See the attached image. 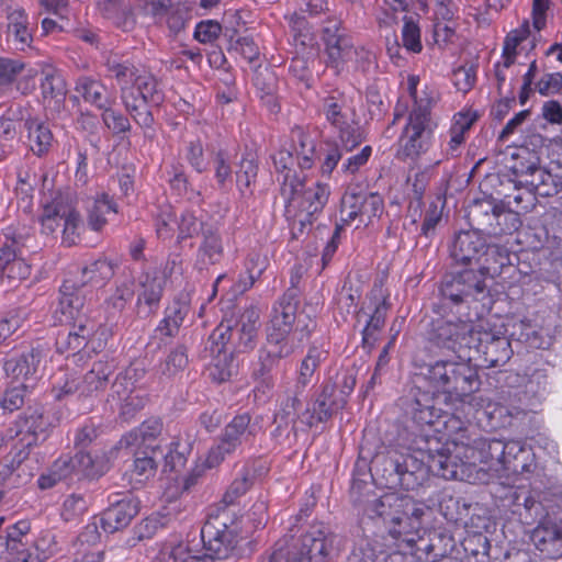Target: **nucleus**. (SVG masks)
I'll return each mask as SVG.
<instances>
[{
  "mask_svg": "<svg viewBox=\"0 0 562 562\" xmlns=\"http://www.w3.org/2000/svg\"><path fill=\"white\" fill-rule=\"evenodd\" d=\"M473 122L474 117L468 113H458L454 115V122L449 131L448 156H458L459 148L464 143V134L470 130Z\"/></svg>",
  "mask_w": 562,
  "mask_h": 562,
  "instance_id": "a18cd8bd",
  "label": "nucleus"
},
{
  "mask_svg": "<svg viewBox=\"0 0 562 562\" xmlns=\"http://www.w3.org/2000/svg\"><path fill=\"white\" fill-rule=\"evenodd\" d=\"M456 359H438L422 372L425 381L441 395H429L419 387L412 389L401 398L400 406L404 415L414 422H436L438 419H460L452 413L447 398L462 401L465 396L480 390L481 380L476 364H472V355L462 349L453 352Z\"/></svg>",
  "mask_w": 562,
  "mask_h": 562,
  "instance_id": "f257e3e1",
  "label": "nucleus"
},
{
  "mask_svg": "<svg viewBox=\"0 0 562 562\" xmlns=\"http://www.w3.org/2000/svg\"><path fill=\"white\" fill-rule=\"evenodd\" d=\"M31 274V266L22 256H15L8 250L0 251L1 288H15Z\"/></svg>",
  "mask_w": 562,
  "mask_h": 562,
  "instance_id": "cd10ccee",
  "label": "nucleus"
},
{
  "mask_svg": "<svg viewBox=\"0 0 562 562\" xmlns=\"http://www.w3.org/2000/svg\"><path fill=\"white\" fill-rule=\"evenodd\" d=\"M473 449L480 450L485 461H496L498 464L504 458L507 441L496 437H480L471 439Z\"/></svg>",
  "mask_w": 562,
  "mask_h": 562,
  "instance_id": "de8ad7c7",
  "label": "nucleus"
},
{
  "mask_svg": "<svg viewBox=\"0 0 562 562\" xmlns=\"http://www.w3.org/2000/svg\"><path fill=\"white\" fill-rule=\"evenodd\" d=\"M231 321L224 319L213 330L209 338L210 351L212 353V366L217 373L212 372L214 379L223 382L229 379L233 373V349L229 339Z\"/></svg>",
  "mask_w": 562,
  "mask_h": 562,
  "instance_id": "dca6fc26",
  "label": "nucleus"
},
{
  "mask_svg": "<svg viewBox=\"0 0 562 562\" xmlns=\"http://www.w3.org/2000/svg\"><path fill=\"white\" fill-rule=\"evenodd\" d=\"M187 314L188 307L186 305L175 303L166 310V315L158 325L157 330L167 337L176 336Z\"/></svg>",
  "mask_w": 562,
  "mask_h": 562,
  "instance_id": "8fccbe9b",
  "label": "nucleus"
},
{
  "mask_svg": "<svg viewBox=\"0 0 562 562\" xmlns=\"http://www.w3.org/2000/svg\"><path fill=\"white\" fill-rule=\"evenodd\" d=\"M140 502L132 494L114 501L100 516V526L106 533H114L126 528L138 515Z\"/></svg>",
  "mask_w": 562,
  "mask_h": 562,
  "instance_id": "aec40b11",
  "label": "nucleus"
},
{
  "mask_svg": "<svg viewBox=\"0 0 562 562\" xmlns=\"http://www.w3.org/2000/svg\"><path fill=\"white\" fill-rule=\"evenodd\" d=\"M429 472H431L430 462L426 464L414 454L404 453L398 487L405 491H414L428 481Z\"/></svg>",
  "mask_w": 562,
  "mask_h": 562,
  "instance_id": "c756f323",
  "label": "nucleus"
},
{
  "mask_svg": "<svg viewBox=\"0 0 562 562\" xmlns=\"http://www.w3.org/2000/svg\"><path fill=\"white\" fill-rule=\"evenodd\" d=\"M426 510L427 506L412 496L392 492L380 497H367L362 513L370 519H381L395 540L413 543Z\"/></svg>",
  "mask_w": 562,
  "mask_h": 562,
  "instance_id": "423d86ee",
  "label": "nucleus"
},
{
  "mask_svg": "<svg viewBox=\"0 0 562 562\" xmlns=\"http://www.w3.org/2000/svg\"><path fill=\"white\" fill-rule=\"evenodd\" d=\"M68 205L69 203L65 202L63 198H55L50 203L44 206L41 215L43 234L55 235L57 231L63 227Z\"/></svg>",
  "mask_w": 562,
  "mask_h": 562,
  "instance_id": "58836bf2",
  "label": "nucleus"
},
{
  "mask_svg": "<svg viewBox=\"0 0 562 562\" xmlns=\"http://www.w3.org/2000/svg\"><path fill=\"white\" fill-rule=\"evenodd\" d=\"M109 212L117 213L116 204L105 193L94 198L88 205V225L93 231H101L106 224L105 215Z\"/></svg>",
  "mask_w": 562,
  "mask_h": 562,
  "instance_id": "c03bdc74",
  "label": "nucleus"
},
{
  "mask_svg": "<svg viewBox=\"0 0 562 562\" xmlns=\"http://www.w3.org/2000/svg\"><path fill=\"white\" fill-rule=\"evenodd\" d=\"M280 194L285 204V215L297 211L316 216L328 201L329 188L296 172H286L281 180Z\"/></svg>",
  "mask_w": 562,
  "mask_h": 562,
  "instance_id": "9d476101",
  "label": "nucleus"
},
{
  "mask_svg": "<svg viewBox=\"0 0 562 562\" xmlns=\"http://www.w3.org/2000/svg\"><path fill=\"white\" fill-rule=\"evenodd\" d=\"M326 45L327 66L337 75L350 69L352 55H356V45L351 38L341 33L338 22H330L324 29L323 35Z\"/></svg>",
  "mask_w": 562,
  "mask_h": 562,
  "instance_id": "2eb2a0df",
  "label": "nucleus"
},
{
  "mask_svg": "<svg viewBox=\"0 0 562 562\" xmlns=\"http://www.w3.org/2000/svg\"><path fill=\"white\" fill-rule=\"evenodd\" d=\"M382 554L368 539H361L352 548L347 562H382Z\"/></svg>",
  "mask_w": 562,
  "mask_h": 562,
  "instance_id": "0e129e2a",
  "label": "nucleus"
},
{
  "mask_svg": "<svg viewBox=\"0 0 562 562\" xmlns=\"http://www.w3.org/2000/svg\"><path fill=\"white\" fill-rule=\"evenodd\" d=\"M510 336L530 348H544L542 338L530 322L520 321L515 323Z\"/></svg>",
  "mask_w": 562,
  "mask_h": 562,
  "instance_id": "052dcab7",
  "label": "nucleus"
},
{
  "mask_svg": "<svg viewBox=\"0 0 562 562\" xmlns=\"http://www.w3.org/2000/svg\"><path fill=\"white\" fill-rule=\"evenodd\" d=\"M161 438V424H142L138 428L125 435L120 443L123 446H137L136 452H147V456L164 458Z\"/></svg>",
  "mask_w": 562,
  "mask_h": 562,
  "instance_id": "4be33fe9",
  "label": "nucleus"
},
{
  "mask_svg": "<svg viewBox=\"0 0 562 562\" xmlns=\"http://www.w3.org/2000/svg\"><path fill=\"white\" fill-rule=\"evenodd\" d=\"M98 12L123 31H131L135 16L130 0H94Z\"/></svg>",
  "mask_w": 562,
  "mask_h": 562,
  "instance_id": "7c9ffc66",
  "label": "nucleus"
},
{
  "mask_svg": "<svg viewBox=\"0 0 562 562\" xmlns=\"http://www.w3.org/2000/svg\"><path fill=\"white\" fill-rule=\"evenodd\" d=\"M22 425L23 427L16 430L22 448L0 462V504L10 491L20 488L32 480L34 472L27 449L45 441L48 437V427L45 424Z\"/></svg>",
  "mask_w": 562,
  "mask_h": 562,
  "instance_id": "0eeeda50",
  "label": "nucleus"
},
{
  "mask_svg": "<svg viewBox=\"0 0 562 562\" xmlns=\"http://www.w3.org/2000/svg\"><path fill=\"white\" fill-rule=\"evenodd\" d=\"M507 215L496 205L490 201L475 202L470 206L469 217L473 224L490 234H501L503 228L497 227L501 225L499 220Z\"/></svg>",
  "mask_w": 562,
  "mask_h": 562,
  "instance_id": "473e14b6",
  "label": "nucleus"
},
{
  "mask_svg": "<svg viewBox=\"0 0 562 562\" xmlns=\"http://www.w3.org/2000/svg\"><path fill=\"white\" fill-rule=\"evenodd\" d=\"M507 475H518L530 472L532 465L529 450L518 440H508L504 458L499 463Z\"/></svg>",
  "mask_w": 562,
  "mask_h": 562,
  "instance_id": "72a5a7b5",
  "label": "nucleus"
},
{
  "mask_svg": "<svg viewBox=\"0 0 562 562\" xmlns=\"http://www.w3.org/2000/svg\"><path fill=\"white\" fill-rule=\"evenodd\" d=\"M30 547L41 562L47 561L58 551L56 536L52 530L42 531L35 540H31Z\"/></svg>",
  "mask_w": 562,
  "mask_h": 562,
  "instance_id": "4d7b16f0",
  "label": "nucleus"
},
{
  "mask_svg": "<svg viewBox=\"0 0 562 562\" xmlns=\"http://www.w3.org/2000/svg\"><path fill=\"white\" fill-rule=\"evenodd\" d=\"M74 461L69 456H63L57 459L49 468L48 473L42 474L38 477V487L41 490H48L54 487L57 483L66 480H71L75 476Z\"/></svg>",
  "mask_w": 562,
  "mask_h": 562,
  "instance_id": "a19ab883",
  "label": "nucleus"
},
{
  "mask_svg": "<svg viewBox=\"0 0 562 562\" xmlns=\"http://www.w3.org/2000/svg\"><path fill=\"white\" fill-rule=\"evenodd\" d=\"M40 364L38 353L31 351L5 361L3 369L13 379H27L36 373Z\"/></svg>",
  "mask_w": 562,
  "mask_h": 562,
  "instance_id": "37998d69",
  "label": "nucleus"
},
{
  "mask_svg": "<svg viewBox=\"0 0 562 562\" xmlns=\"http://www.w3.org/2000/svg\"><path fill=\"white\" fill-rule=\"evenodd\" d=\"M42 94L45 99L64 101L67 89L63 77L55 72H47L41 82Z\"/></svg>",
  "mask_w": 562,
  "mask_h": 562,
  "instance_id": "bf43d9fd",
  "label": "nucleus"
},
{
  "mask_svg": "<svg viewBox=\"0 0 562 562\" xmlns=\"http://www.w3.org/2000/svg\"><path fill=\"white\" fill-rule=\"evenodd\" d=\"M485 246L484 238L477 232H460L452 241L450 255L457 262L471 265L477 262L480 255L485 250Z\"/></svg>",
  "mask_w": 562,
  "mask_h": 562,
  "instance_id": "393cba45",
  "label": "nucleus"
},
{
  "mask_svg": "<svg viewBox=\"0 0 562 562\" xmlns=\"http://www.w3.org/2000/svg\"><path fill=\"white\" fill-rule=\"evenodd\" d=\"M89 507V502L83 495L71 494L64 501L61 517L65 521H74L80 518Z\"/></svg>",
  "mask_w": 562,
  "mask_h": 562,
  "instance_id": "774afa93",
  "label": "nucleus"
},
{
  "mask_svg": "<svg viewBox=\"0 0 562 562\" xmlns=\"http://www.w3.org/2000/svg\"><path fill=\"white\" fill-rule=\"evenodd\" d=\"M246 431V424H227L218 443L212 447L204 461L209 469L218 467L226 454L232 453L240 445V437Z\"/></svg>",
  "mask_w": 562,
  "mask_h": 562,
  "instance_id": "a878e982",
  "label": "nucleus"
},
{
  "mask_svg": "<svg viewBox=\"0 0 562 562\" xmlns=\"http://www.w3.org/2000/svg\"><path fill=\"white\" fill-rule=\"evenodd\" d=\"M543 519L537 521L530 539L544 558L559 559L562 557V527Z\"/></svg>",
  "mask_w": 562,
  "mask_h": 562,
  "instance_id": "b1692460",
  "label": "nucleus"
},
{
  "mask_svg": "<svg viewBox=\"0 0 562 562\" xmlns=\"http://www.w3.org/2000/svg\"><path fill=\"white\" fill-rule=\"evenodd\" d=\"M459 428L456 438H449L435 454L429 457L431 472L445 480L472 483L477 477L476 464L471 461L474 449L471 439Z\"/></svg>",
  "mask_w": 562,
  "mask_h": 562,
  "instance_id": "6e6552de",
  "label": "nucleus"
},
{
  "mask_svg": "<svg viewBox=\"0 0 562 562\" xmlns=\"http://www.w3.org/2000/svg\"><path fill=\"white\" fill-rule=\"evenodd\" d=\"M419 78L408 76L407 90L414 100V108L398 138L397 158L416 161L425 155L432 145L436 123L431 119L430 109L437 101L438 92L426 87L420 93L417 90Z\"/></svg>",
  "mask_w": 562,
  "mask_h": 562,
  "instance_id": "39448f33",
  "label": "nucleus"
},
{
  "mask_svg": "<svg viewBox=\"0 0 562 562\" xmlns=\"http://www.w3.org/2000/svg\"><path fill=\"white\" fill-rule=\"evenodd\" d=\"M333 392L334 386L325 385L319 398H317L314 406V413L317 415V422L338 418V412L342 408L344 400H341L340 403L330 402L329 400Z\"/></svg>",
  "mask_w": 562,
  "mask_h": 562,
  "instance_id": "603ef678",
  "label": "nucleus"
},
{
  "mask_svg": "<svg viewBox=\"0 0 562 562\" xmlns=\"http://www.w3.org/2000/svg\"><path fill=\"white\" fill-rule=\"evenodd\" d=\"M29 533L30 522L26 520L18 521L16 524L8 527L4 536V546L7 552L16 551L18 549H22L24 547H30L31 540Z\"/></svg>",
  "mask_w": 562,
  "mask_h": 562,
  "instance_id": "3c124183",
  "label": "nucleus"
},
{
  "mask_svg": "<svg viewBox=\"0 0 562 562\" xmlns=\"http://www.w3.org/2000/svg\"><path fill=\"white\" fill-rule=\"evenodd\" d=\"M139 285L136 313L139 317H148L159 307L165 288V276L158 272H148L142 277Z\"/></svg>",
  "mask_w": 562,
  "mask_h": 562,
  "instance_id": "5701e85b",
  "label": "nucleus"
},
{
  "mask_svg": "<svg viewBox=\"0 0 562 562\" xmlns=\"http://www.w3.org/2000/svg\"><path fill=\"white\" fill-rule=\"evenodd\" d=\"M235 326L234 334L241 335L244 342L256 346L258 328L260 325V310L258 306L250 305L244 310L238 319L233 321Z\"/></svg>",
  "mask_w": 562,
  "mask_h": 562,
  "instance_id": "79ce46f5",
  "label": "nucleus"
},
{
  "mask_svg": "<svg viewBox=\"0 0 562 562\" xmlns=\"http://www.w3.org/2000/svg\"><path fill=\"white\" fill-rule=\"evenodd\" d=\"M75 91L86 102L99 110L113 106L116 103L115 94L110 91L101 80L82 76L77 79Z\"/></svg>",
  "mask_w": 562,
  "mask_h": 562,
  "instance_id": "bb28decb",
  "label": "nucleus"
},
{
  "mask_svg": "<svg viewBox=\"0 0 562 562\" xmlns=\"http://www.w3.org/2000/svg\"><path fill=\"white\" fill-rule=\"evenodd\" d=\"M487 273L488 269L480 266L477 269L468 268L447 274L440 285L442 301L458 305L469 299L483 300L487 294Z\"/></svg>",
  "mask_w": 562,
  "mask_h": 562,
  "instance_id": "ddd939ff",
  "label": "nucleus"
},
{
  "mask_svg": "<svg viewBox=\"0 0 562 562\" xmlns=\"http://www.w3.org/2000/svg\"><path fill=\"white\" fill-rule=\"evenodd\" d=\"M161 460L160 458L147 456V452H135V459L131 469L132 476L139 482L153 477Z\"/></svg>",
  "mask_w": 562,
  "mask_h": 562,
  "instance_id": "6e6d98bb",
  "label": "nucleus"
},
{
  "mask_svg": "<svg viewBox=\"0 0 562 562\" xmlns=\"http://www.w3.org/2000/svg\"><path fill=\"white\" fill-rule=\"evenodd\" d=\"M513 170L518 184L529 189L533 195L552 196L559 192V178L539 167L536 161L520 162L519 166H514Z\"/></svg>",
  "mask_w": 562,
  "mask_h": 562,
  "instance_id": "a211bd4d",
  "label": "nucleus"
},
{
  "mask_svg": "<svg viewBox=\"0 0 562 562\" xmlns=\"http://www.w3.org/2000/svg\"><path fill=\"white\" fill-rule=\"evenodd\" d=\"M389 304L386 299L383 297L374 307L373 314L370 316L367 325L362 331V340L364 346L373 347L376 340V334L383 328Z\"/></svg>",
  "mask_w": 562,
  "mask_h": 562,
  "instance_id": "49530a36",
  "label": "nucleus"
},
{
  "mask_svg": "<svg viewBox=\"0 0 562 562\" xmlns=\"http://www.w3.org/2000/svg\"><path fill=\"white\" fill-rule=\"evenodd\" d=\"M83 449L70 457L74 461L75 476L80 480L81 477L94 479L101 475V472L97 469L95 462L90 453L83 452Z\"/></svg>",
  "mask_w": 562,
  "mask_h": 562,
  "instance_id": "338daca9",
  "label": "nucleus"
},
{
  "mask_svg": "<svg viewBox=\"0 0 562 562\" xmlns=\"http://www.w3.org/2000/svg\"><path fill=\"white\" fill-rule=\"evenodd\" d=\"M24 127L27 130L30 149L38 157L47 154L53 144L49 126L37 117H29Z\"/></svg>",
  "mask_w": 562,
  "mask_h": 562,
  "instance_id": "e433bc0d",
  "label": "nucleus"
},
{
  "mask_svg": "<svg viewBox=\"0 0 562 562\" xmlns=\"http://www.w3.org/2000/svg\"><path fill=\"white\" fill-rule=\"evenodd\" d=\"M103 335L105 329L98 327L93 322H85L76 325L68 333H59L56 338V348L59 353L76 355L85 347L91 345V349L97 351L103 347L102 342L95 344L97 334Z\"/></svg>",
  "mask_w": 562,
  "mask_h": 562,
  "instance_id": "6ab92c4d",
  "label": "nucleus"
},
{
  "mask_svg": "<svg viewBox=\"0 0 562 562\" xmlns=\"http://www.w3.org/2000/svg\"><path fill=\"white\" fill-rule=\"evenodd\" d=\"M383 201L378 193L347 192L341 199L340 220L344 223L358 221V225L371 222L382 212Z\"/></svg>",
  "mask_w": 562,
  "mask_h": 562,
  "instance_id": "4468645a",
  "label": "nucleus"
},
{
  "mask_svg": "<svg viewBox=\"0 0 562 562\" xmlns=\"http://www.w3.org/2000/svg\"><path fill=\"white\" fill-rule=\"evenodd\" d=\"M297 550H290L283 542L276 543L273 550L260 558L258 562H322L328 561L338 546V536L322 525L313 526L301 537Z\"/></svg>",
  "mask_w": 562,
  "mask_h": 562,
  "instance_id": "1a4fd4ad",
  "label": "nucleus"
},
{
  "mask_svg": "<svg viewBox=\"0 0 562 562\" xmlns=\"http://www.w3.org/2000/svg\"><path fill=\"white\" fill-rule=\"evenodd\" d=\"M297 294L291 289L272 307L266 341L258 350V363L252 373L268 389L273 386L272 371L301 349L316 328V322L297 314Z\"/></svg>",
  "mask_w": 562,
  "mask_h": 562,
  "instance_id": "f03ea898",
  "label": "nucleus"
},
{
  "mask_svg": "<svg viewBox=\"0 0 562 562\" xmlns=\"http://www.w3.org/2000/svg\"><path fill=\"white\" fill-rule=\"evenodd\" d=\"M162 524L158 516L151 515L133 528V536L126 540L128 547H135L139 541L150 539Z\"/></svg>",
  "mask_w": 562,
  "mask_h": 562,
  "instance_id": "e2e57ef3",
  "label": "nucleus"
},
{
  "mask_svg": "<svg viewBox=\"0 0 562 562\" xmlns=\"http://www.w3.org/2000/svg\"><path fill=\"white\" fill-rule=\"evenodd\" d=\"M224 256L222 238L213 226L203 228L202 241L198 248L195 267L206 270L221 262Z\"/></svg>",
  "mask_w": 562,
  "mask_h": 562,
  "instance_id": "c85d7f7f",
  "label": "nucleus"
},
{
  "mask_svg": "<svg viewBox=\"0 0 562 562\" xmlns=\"http://www.w3.org/2000/svg\"><path fill=\"white\" fill-rule=\"evenodd\" d=\"M404 453L391 449L376 453L370 467V476L386 488H397Z\"/></svg>",
  "mask_w": 562,
  "mask_h": 562,
  "instance_id": "412c9836",
  "label": "nucleus"
},
{
  "mask_svg": "<svg viewBox=\"0 0 562 562\" xmlns=\"http://www.w3.org/2000/svg\"><path fill=\"white\" fill-rule=\"evenodd\" d=\"M8 20V36L13 42L15 48L24 50L32 43V34L29 30V19L24 9L20 7H5Z\"/></svg>",
  "mask_w": 562,
  "mask_h": 562,
  "instance_id": "2f4dec72",
  "label": "nucleus"
},
{
  "mask_svg": "<svg viewBox=\"0 0 562 562\" xmlns=\"http://www.w3.org/2000/svg\"><path fill=\"white\" fill-rule=\"evenodd\" d=\"M239 526L226 508L218 509L216 515L210 514L201 529V538L206 554L213 561L225 560L235 552L239 537Z\"/></svg>",
  "mask_w": 562,
  "mask_h": 562,
  "instance_id": "f8f14e48",
  "label": "nucleus"
},
{
  "mask_svg": "<svg viewBox=\"0 0 562 562\" xmlns=\"http://www.w3.org/2000/svg\"><path fill=\"white\" fill-rule=\"evenodd\" d=\"M322 110L326 121L336 130L344 149L353 150L363 142V132L351 97L334 92L323 100Z\"/></svg>",
  "mask_w": 562,
  "mask_h": 562,
  "instance_id": "9b49d317",
  "label": "nucleus"
},
{
  "mask_svg": "<svg viewBox=\"0 0 562 562\" xmlns=\"http://www.w3.org/2000/svg\"><path fill=\"white\" fill-rule=\"evenodd\" d=\"M528 35V27H520L507 34L504 41L502 55L503 66L505 68H509L516 61V57L519 54V46L525 40H527Z\"/></svg>",
  "mask_w": 562,
  "mask_h": 562,
  "instance_id": "5fc2aeb1",
  "label": "nucleus"
},
{
  "mask_svg": "<svg viewBox=\"0 0 562 562\" xmlns=\"http://www.w3.org/2000/svg\"><path fill=\"white\" fill-rule=\"evenodd\" d=\"M327 352L318 347H310L306 356L302 359L295 382V393H302L312 382L319 364L326 359Z\"/></svg>",
  "mask_w": 562,
  "mask_h": 562,
  "instance_id": "4c0bfd02",
  "label": "nucleus"
},
{
  "mask_svg": "<svg viewBox=\"0 0 562 562\" xmlns=\"http://www.w3.org/2000/svg\"><path fill=\"white\" fill-rule=\"evenodd\" d=\"M66 213L61 231V241L65 246L70 247L76 245L79 239L81 218L71 204L68 205Z\"/></svg>",
  "mask_w": 562,
  "mask_h": 562,
  "instance_id": "13d9d810",
  "label": "nucleus"
},
{
  "mask_svg": "<svg viewBox=\"0 0 562 562\" xmlns=\"http://www.w3.org/2000/svg\"><path fill=\"white\" fill-rule=\"evenodd\" d=\"M255 479V469L248 464L243 465L223 495L222 503L225 507L235 504L240 496L246 494L254 485Z\"/></svg>",
  "mask_w": 562,
  "mask_h": 562,
  "instance_id": "ea45409f",
  "label": "nucleus"
},
{
  "mask_svg": "<svg viewBox=\"0 0 562 562\" xmlns=\"http://www.w3.org/2000/svg\"><path fill=\"white\" fill-rule=\"evenodd\" d=\"M24 68V63L19 59L0 58V92L11 90Z\"/></svg>",
  "mask_w": 562,
  "mask_h": 562,
  "instance_id": "680f3d73",
  "label": "nucleus"
},
{
  "mask_svg": "<svg viewBox=\"0 0 562 562\" xmlns=\"http://www.w3.org/2000/svg\"><path fill=\"white\" fill-rule=\"evenodd\" d=\"M115 78L125 110L135 123L144 130V135L153 138L154 116L150 106L159 105L164 100V92L158 79L145 69L122 63L109 67Z\"/></svg>",
  "mask_w": 562,
  "mask_h": 562,
  "instance_id": "20e7f679",
  "label": "nucleus"
},
{
  "mask_svg": "<svg viewBox=\"0 0 562 562\" xmlns=\"http://www.w3.org/2000/svg\"><path fill=\"white\" fill-rule=\"evenodd\" d=\"M115 268V262L105 258H100L82 269V277H88L87 280H83L82 282L83 284L87 281L94 282L95 284H102L114 276Z\"/></svg>",
  "mask_w": 562,
  "mask_h": 562,
  "instance_id": "864d4df0",
  "label": "nucleus"
},
{
  "mask_svg": "<svg viewBox=\"0 0 562 562\" xmlns=\"http://www.w3.org/2000/svg\"><path fill=\"white\" fill-rule=\"evenodd\" d=\"M5 241L0 251L8 250L15 256H23V249L29 247L32 240L31 229L26 226L8 227L4 233Z\"/></svg>",
  "mask_w": 562,
  "mask_h": 562,
  "instance_id": "09e8293b",
  "label": "nucleus"
},
{
  "mask_svg": "<svg viewBox=\"0 0 562 562\" xmlns=\"http://www.w3.org/2000/svg\"><path fill=\"white\" fill-rule=\"evenodd\" d=\"M83 282L79 285L72 280H66L60 288L59 310L66 321L75 319L82 311L87 293Z\"/></svg>",
  "mask_w": 562,
  "mask_h": 562,
  "instance_id": "f704fd0d",
  "label": "nucleus"
},
{
  "mask_svg": "<svg viewBox=\"0 0 562 562\" xmlns=\"http://www.w3.org/2000/svg\"><path fill=\"white\" fill-rule=\"evenodd\" d=\"M503 506L517 516L521 524L528 526L547 516L542 503L535 498L531 491L522 486L507 488L503 496Z\"/></svg>",
  "mask_w": 562,
  "mask_h": 562,
  "instance_id": "f3484780",
  "label": "nucleus"
},
{
  "mask_svg": "<svg viewBox=\"0 0 562 562\" xmlns=\"http://www.w3.org/2000/svg\"><path fill=\"white\" fill-rule=\"evenodd\" d=\"M430 349L440 352H459L474 348L481 366L495 368L504 366L514 351L509 339L493 331L487 323L474 324L471 321H439L432 325L428 336Z\"/></svg>",
  "mask_w": 562,
  "mask_h": 562,
  "instance_id": "7ed1b4c3",
  "label": "nucleus"
},
{
  "mask_svg": "<svg viewBox=\"0 0 562 562\" xmlns=\"http://www.w3.org/2000/svg\"><path fill=\"white\" fill-rule=\"evenodd\" d=\"M189 363L187 348L184 346H177L172 349L166 358L161 367V372L168 376H175L183 371Z\"/></svg>",
  "mask_w": 562,
  "mask_h": 562,
  "instance_id": "69168bd1",
  "label": "nucleus"
},
{
  "mask_svg": "<svg viewBox=\"0 0 562 562\" xmlns=\"http://www.w3.org/2000/svg\"><path fill=\"white\" fill-rule=\"evenodd\" d=\"M114 366L106 361H97L85 374L79 383V397L92 396L103 391L108 384L109 376L113 373Z\"/></svg>",
  "mask_w": 562,
  "mask_h": 562,
  "instance_id": "c9c22d12",
  "label": "nucleus"
}]
</instances>
